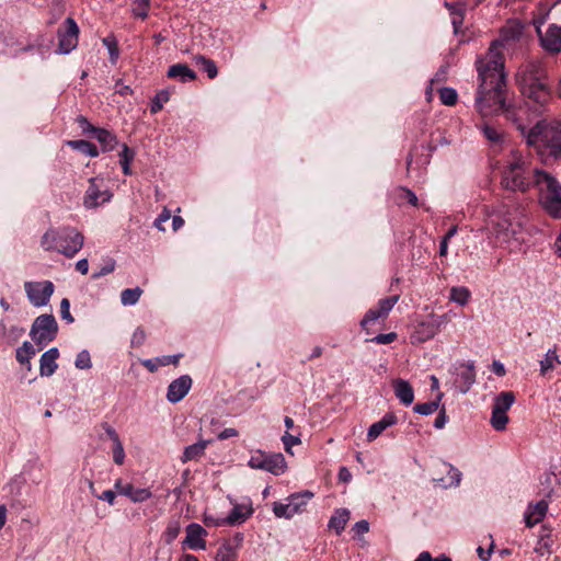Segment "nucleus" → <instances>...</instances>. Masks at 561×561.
Wrapping results in <instances>:
<instances>
[{
	"instance_id": "obj_1",
	"label": "nucleus",
	"mask_w": 561,
	"mask_h": 561,
	"mask_svg": "<svg viewBox=\"0 0 561 561\" xmlns=\"http://www.w3.org/2000/svg\"><path fill=\"white\" fill-rule=\"evenodd\" d=\"M501 41H494L488 51L478 58L476 66L479 87L476 106L482 116L503 114L511 122H518L517 106L505 101L506 73Z\"/></svg>"
},
{
	"instance_id": "obj_2",
	"label": "nucleus",
	"mask_w": 561,
	"mask_h": 561,
	"mask_svg": "<svg viewBox=\"0 0 561 561\" xmlns=\"http://www.w3.org/2000/svg\"><path fill=\"white\" fill-rule=\"evenodd\" d=\"M522 112L524 108L517 106L518 122L513 123L526 139V144L533 147L545 162L550 158H561V122L541 119L534 127L527 129L520 118Z\"/></svg>"
},
{
	"instance_id": "obj_3",
	"label": "nucleus",
	"mask_w": 561,
	"mask_h": 561,
	"mask_svg": "<svg viewBox=\"0 0 561 561\" xmlns=\"http://www.w3.org/2000/svg\"><path fill=\"white\" fill-rule=\"evenodd\" d=\"M516 84L525 99L539 108L545 107L551 100V87L548 73L539 60L523 62L515 75Z\"/></svg>"
},
{
	"instance_id": "obj_4",
	"label": "nucleus",
	"mask_w": 561,
	"mask_h": 561,
	"mask_svg": "<svg viewBox=\"0 0 561 561\" xmlns=\"http://www.w3.org/2000/svg\"><path fill=\"white\" fill-rule=\"evenodd\" d=\"M538 173L547 172L533 169L520 156H514L503 170L501 184L507 191L525 193L531 186L536 187Z\"/></svg>"
},
{
	"instance_id": "obj_5",
	"label": "nucleus",
	"mask_w": 561,
	"mask_h": 561,
	"mask_svg": "<svg viewBox=\"0 0 561 561\" xmlns=\"http://www.w3.org/2000/svg\"><path fill=\"white\" fill-rule=\"evenodd\" d=\"M83 236L75 228H62L60 230H47L41 240L46 251H57L68 257L75 256L83 245Z\"/></svg>"
},
{
	"instance_id": "obj_6",
	"label": "nucleus",
	"mask_w": 561,
	"mask_h": 561,
	"mask_svg": "<svg viewBox=\"0 0 561 561\" xmlns=\"http://www.w3.org/2000/svg\"><path fill=\"white\" fill-rule=\"evenodd\" d=\"M536 187L542 208L553 218L561 219V185L550 173H538Z\"/></svg>"
},
{
	"instance_id": "obj_7",
	"label": "nucleus",
	"mask_w": 561,
	"mask_h": 561,
	"mask_svg": "<svg viewBox=\"0 0 561 561\" xmlns=\"http://www.w3.org/2000/svg\"><path fill=\"white\" fill-rule=\"evenodd\" d=\"M488 226L500 243H507L522 228L520 221L506 205H501L489 215Z\"/></svg>"
},
{
	"instance_id": "obj_8",
	"label": "nucleus",
	"mask_w": 561,
	"mask_h": 561,
	"mask_svg": "<svg viewBox=\"0 0 561 561\" xmlns=\"http://www.w3.org/2000/svg\"><path fill=\"white\" fill-rule=\"evenodd\" d=\"M248 465L252 469L265 470L274 476L283 474L287 468L282 454H266L261 450L250 457Z\"/></svg>"
},
{
	"instance_id": "obj_9",
	"label": "nucleus",
	"mask_w": 561,
	"mask_h": 561,
	"mask_svg": "<svg viewBox=\"0 0 561 561\" xmlns=\"http://www.w3.org/2000/svg\"><path fill=\"white\" fill-rule=\"evenodd\" d=\"M58 331V324L53 314L38 316L31 328L30 335L36 344H47L51 342Z\"/></svg>"
},
{
	"instance_id": "obj_10",
	"label": "nucleus",
	"mask_w": 561,
	"mask_h": 561,
	"mask_svg": "<svg viewBox=\"0 0 561 561\" xmlns=\"http://www.w3.org/2000/svg\"><path fill=\"white\" fill-rule=\"evenodd\" d=\"M399 300V295L389 296L382 298L378 301L377 307L370 308L360 320V328L366 332V334L371 333L370 325L378 320H385L391 309Z\"/></svg>"
},
{
	"instance_id": "obj_11",
	"label": "nucleus",
	"mask_w": 561,
	"mask_h": 561,
	"mask_svg": "<svg viewBox=\"0 0 561 561\" xmlns=\"http://www.w3.org/2000/svg\"><path fill=\"white\" fill-rule=\"evenodd\" d=\"M112 196V193L105 187L103 179L91 178L83 204L87 208H95L108 202Z\"/></svg>"
},
{
	"instance_id": "obj_12",
	"label": "nucleus",
	"mask_w": 561,
	"mask_h": 561,
	"mask_svg": "<svg viewBox=\"0 0 561 561\" xmlns=\"http://www.w3.org/2000/svg\"><path fill=\"white\" fill-rule=\"evenodd\" d=\"M24 289L32 305L42 307L49 301L54 293V284L50 280L26 282Z\"/></svg>"
},
{
	"instance_id": "obj_13",
	"label": "nucleus",
	"mask_w": 561,
	"mask_h": 561,
	"mask_svg": "<svg viewBox=\"0 0 561 561\" xmlns=\"http://www.w3.org/2000/svg\"><path fill=\"white\" fill-rule=\"evenodd\" d=\"M79 26L72 18H67L64 27L58 30V53L69 54L78 45Z\"/></svg>"
},
{
	"instance_id": "obj_14",
	"label": "nucleus",
	"mask_w": 561,
	"mask_h": 561,
	"mask_svg": "<svg viewBox=\"0 0 561 561\" xmlns=\"http://www.w3.org/2000/svg\"><path fill=\"white\" fill-rule=\"evenodd\" d=\"M537 34L545 50L551 54H558L561 51V26L553 23L549 25L546 33H542L538 25Z\"/></svg>"
},
{
	"instance_id": "obj_15",
	"label": "nucleus",
	"mask_w": 561,
	"mask_h": 561,
	"mask_svg": "<svg viewBox=\"0 0 561 561\" xmlns=\"http://www.w3.org/2000/svg\"><path fill=\"white\" fill-rule=\"evenodd\" d=\"M192 387V378L183 375L174 379L168 387L167 399L171 403L180 402L190 391Z\"/></svg>"
},
{
	"instance_id": "obj_16",
	"label": "nucleus",
	"mask_w": 561,
	"mask_h": 561,
	"mask_svg": "<svg viewBox=\"0 0 561 561\" xmlns=\"http://www.w3.org/2000/svg\"><path fill=\"white\" fill-rule=\"evenodd\" d=\"M206 535L207 531L199 524L192 523L186 527L184 545L193 550H205L206 541L204 537Z\"/></svg>"
},
{
	"instance_id": "obj_17",
	"label": "nucleus",
	"mask_w": 561,
	"mask_h": 561,
	"mask_svg": "<svg viewBox=\"0 0 561 561\" xmlns=\"http://www.w3.org/2000/svg\"><path fill=\"white\" fill-rule=\"evenodd\" d=\"M114 486L118 494L129 497L134 503L145 502L152 496L149 489H136L130 483L124 484L121 479L116 480Z\"/></svg>"
},
{
	"instance_id": "obj_18",
	"label": "nucleus",
	"mask_w": 561,
	"mask_h": 561,
	"mask_svg": "<svg viewBox=\"0 0 561 561\" xmlns=\"http://www.w3.org/2000/svg\"><path fill=\"white\" fill-rule=\"evenodd\" d=\"M59 356V351L56 347H51L41 356L39 360V371L41 376H51L57 369V358Z\"/></svg>"
},
{
	"instance_id": "obj_19",
	"label": "nucleus",
	"mask_w": 561,
	"mask_h": 561,
	"mask_svg": "<svg viewBox=\"0 0 561 561\" xmlns=\"http://www.w3.org/2000/svg\"><path fill=\"white\" fill-rule=\"evenodd\" d=\"M398 422L397 416L393 413H387L383 417L371 424L367 432V440L373 442L379 437L388 427L394 425Z\"/></svg>"
},
{
	"instance_id": "obj_20",
	"label": "nucleus",
	"mask_w": 561,
	"mask_h": 561,
	"mask_svg": "<svg viewBox=\"0 0 561 561\" xmlns=\"http://www.w3.org/2000/svg\"><path fill=\"white\" fill-rule=\"evenodd\" d=\"M548 510V503L543 500L537 502L535 505H529L525 514V523L527 527H533L545 517Z\"/></svg>"
},
{
	"instance_id": "obj_21",
	"label": "nucleus",
	"mask_w": 561,
	"mask_h": 561,
	"mask_svg": "<svg viewBox=\"0 0 561 561\" xmlns=\"http://www.w3.org/2000/svg\"><path fill=\"white\" fill-rule=\"evenodd\" d=\"M396 397L404 404L410 405L414 400V391L411 385L403 379L393 380Z\"/></svg>"
},
{
	"instance_id": "obj_22",
	"label": "nucleus",
	"mask_w": 561,
	"mask_h": 561,
	"mask_svg": "<svg viewBox=\"0 0 561 561\" xmlns=\"http://www.w3.org/2000/svg\"><path fill=\"white\" fill-rule=\"evenodd\" d=\"M209 444V440H199L195 444H192L187 447H185L184 451H183V455L181 457V461L183 463L185 462H188V461H197L199 460L204 454H205V449L206 447L208 446Z\"/></svg>"
},
{
	"instance_id": "obj_23",
	"label": "nucleus",
	"mask_w": 561,
	"mask_h": 561,
	"mask_svg": "<svg viewBox=\"0 0 561 561\" xmlns=\"http://www.w3.org/2000/svg\"><path fill=\"white\" fill-rule=\"evenodd\" d=\"M169 78H179L182 82L193 81L196 73L185 64L172 65L168 70Z\"/></svg>"
},
{
	"instance_id": "obj_24",
	"label": "nucleus",
	"mask_w": 561,
	"mask_h": 561,
	"mask_svg": "<svg viewBox=\"0 0 561 561\" xmlns=\"http://www.w3.org/2000/svg\"><path fill=\"white\" fill-rule=\"evenodd\" d=\"M350 519V512L346 508H340L331 516L328 527L340 535Z\"/></svg>"
},
{
	"instance_id": "obj_25",
	"label": "nucleus",
	"mask_w": 561,
	"mask_h": 561,
	"mask_svg": "<svg viewBox=\"0 0 561 561\" xmlns=\"http://www.w3.org/2000/svg\"><path fill=\"white\" fill-rule=\"evenodd\" d=\"M94 137L101 144L103 151H112L118 146L117 137L107 129L99 128Z\"/></svg>"
},
{
	"instance_id": "obj_26",
	"label": "nucleus",
	"mask_w": 561,
	"mask_h": 561,
	"mask_svg": "<svg viewBox=\"0 0 561 561\" xmlns=\"http://www.w3.org/2000/svg\"><path fill=\"white\" fill-rule=\"evenodd\" d=\"M313 496V494L309 491H305L301 493H295L287 497L289 502L291 513L294 515L301 513L307 505L308 501Z\"/></svg>"
},
{
	"instance_id": "obj_27",
	"label": "nucleus",
	"mask_w": 561,
	"mask_h": 561,
	"mask_svg": "<svg viewBox=\"0 0 561 561\" xmlns=\"http://www.w3.org/2000/svg\"><path fill=\"white\" fill-rule=\"evenodd\" d=\"M515 402V394L513 391H503L494 398L493 409L499 412H504L507 414V411Z\"/></svg>"
},
{
	"instance_id": "obj_28",
	"label": "nucleus",
	"mask_w": 561,
	"mask_h": 561,
	"mask_svg": "<svg viewBox=\"0 0 561 561\" xmlns=\"http://www.w3.org/2000/svg\"><path fill=\"white\" fill-rule=\"evenodd\" d=\"M458 377L461 380L460 391L462 393H466L476 381V373H474L473 364L466 365L465 369L459 373Z\"/></svg>"
},
{
	"instance_id": "obj_29",
	"label": "nucleus",
	"mask_w": 561,
	"mask_h": 561,
	"mask_svg": "<svg viewBox=\"0 0 561 561\" xmlns=\"http://www.w3.org/2000/svg\"><path fill=\"white\" fill-rule=\"evenodd\" d=\"M67 146L92 158L99 156L96 146L88 140H68Z\"/></svg>"
},
{
	"instance_id": "obj_30",
	"label": "nucleus",
	"mask_w": 561,
	"mask_h": 561,
	"mask_svg": "<svg viewBox=\"0 0 561 561\" xmlns=\"http://www.w3.org/2000/svg\"><path fill=\"white\" fill-rule=\"evenodd\" d=\"M122 150L119 151V163L122 165L123 173L125 175L131 174L130 163L135 158V152L130 149L126 144L121 146Z\"/></svg>"
},
{
	"instance_id": "obj_31",
	"label": "nucleus",
	"mask_w": 561,
	"mask_h": 561,
	"mask_svg": "<svg viewBox=\"0 0 561 561\" xmlns=\"http://www.w3.org/2000/svg\"><path fill=\"white\" fill-rule=\"evenodd\" d=\"M439 329V323L436 321L422 322L416 329V333L420 335L421 341L432 339Z\"/></svg>"
},
{
	"instance_id": "obj_32",
	"label": "nucleus",
	"mask_w": 561,
	"mask_h": 561,
	"mask_svg": "<svg viewBox=\"0 0 561 561\" xmlns=\"http://www.w3.org/2000/svg\"><path fill=\"white\" fill-rule=\"evenodd\" d=\"M194 60L197 65L202 66V69L207 73L209 79H214L217 77L218 68L214 60H211L203 55L195 56Z\"/></svg>"
},
{
	"instance_id": "obj_33",
	"label": "nucleus",
	"mask_w": 561,
	"mask_h": 561,
	"mask_svg": "<svg viewBox=\"0 0 561 561\" xmlns=\"http://www.w3.org/2000/svg\"><path fill=\"white\" fill-rule=\"evenodd\" d=\"M251 511L243 512V508L240 505H236L231 512L228 514L226 518L227 525H238L242 524L250 516Z\"/></svg>"
},
{
	"instance_id": "obj_34",
	"label": "nucleus",
	"mask_w": 561,
	"mask_h": 561,
	"mask_svg": "<svg viewBox=\"0 0 561 561\" xmlns=\"http://www.w3.org/2000/svg\"><path fill=\"white\" fill-rule=\"evenodd\" d=\"M142 295V289L139 287L127 288L121 293V302L124 306H133L138 302Z\"/></svg>"
},
{
	"instance_id": "obj_35",
	"label": "nucleus",
	"mask_w": 561,
	"mask_h": 561,
	"mask_svg": "<svg viewBox=\"0 0 561 561\" xmlns=\"http://www.w3.org/2000/svg\"><path fill=\"white\" fill-rule=\"evenodd\" d=\"M442 397H443V393H439L437 396V400L415 404L413 408L414 412L419 413L421 415H430V414L434 413L435 411H437V409L439 407V401H440Z\"/></svg>"
},
{
	"instance_id": "obj_36",
	"label": "nucleus",
	"mask_w": 561,
	"mask_h": 561,
	"mask_svg": "<svg viewBox=\"0 0 561 561\" xmlns=\"http://www.w3.org/2000/svg\"><path fill=\"white\" fill-rule=\"evenodd\" d=\"M556 364H560L556 350H549L546 356L540 360V374L546 375L549 370L554 368Z\"/></svg>"
},
{
	"instance_id": "obj_37",
	"label": "nucleus",
	"mask_w": 561,
	"mask_h": 561,
	"mask_svg": "<svg viewBox=\"0 0 561 561\" xmlns=\"http://www.w3.org/2000/svg\"><path fill=\"white\" fill-rule=\"evenodd\" d=\"M35 355V350L30 342H24L21 347L16 350V360L24 365L30 364V359Z\"/></svg>"
},
{
	"instance_id": "obj_38",
	"label": "nucleus",
	"mask_w": 561,
	"mask_h": 561,
	"mask_svg": "<svg viewBox=\"0 0 561 561\" xmlns=\"http://www.w3.org/2000/svg\"><path fill=\"white\" fill-rule=\"evenodd\" d=\"M470 298V291L467 287H453L450 289V300L460 305L465 306L468 304Z\"/></svg>"
},
{
	"instance_id": "obj_39",
	"label": "nucleus",
	"mask_w": 561,
	"mask_h": 561,
	"mask_svg": "<svg viewBox=\"0 0 561 561\" xmlns=\"http://www.w3.org/2000/svg\"><path fill=\"white\" fill-rule=\"evenodd\" d=\"M490 423L495 431H504L508 423V416L504 412H499L492 408Z\"/></svg>"
},
{
	"instance_id": "obj_40",
	"label": "nucleus",
	"mask_w": 561,
	"mask_h": 561,
	"mask_svg": "<svg viewBox=\"0 0 561 561\" xmlns=\"http://www.w3.org/2000/svg\"><path fill=\"white\" fill-rule=\"evenodd\" d=\"M237 551L230 545H222L219 547L215 561H237Z\"/></svg>"
},
{
	"instance_id": "obj_41",
	"label": "nucleus",
	"mask_w": 561,
	"mask_h": 561,
	"mask_svg": "<svg viewBox=\"0 0 561 561\" xmlns=\"http://www.w3.org/2000/svg\"><path fill=\"white\" fill-rule=\"evenodd\" d=\"M150 0H134L133 15L145 20L148 16Z\"/></svg>"
},
{
	"instance_id": "obj_42",
	"label": "nucleus",
	"mask_w": 561,
	"mask_h": 561,
	"mask_svg": "<svg viewBox=\"0 0 561 561\" xmlns=\"http://www.w3.org/2000/svg\"><path fill=\"white\" fill-rule=\"evenodd\" d=\"M484 137L492 144H500L503 140V134L497 128L484 124L481 127Z\"/></svg>"
},
{
	"instance_id": "obj_43",
	"label": "nucleus",
	"mask_w": 561,
	"mask_h": 561,
	"mask_svg": "<svg viewBox=\"0 0 561 561\" xmlns=\"http://www.w3.org/2000/svg\"><path fill=\"white\" fill-rule=\"evenodd\" d=\"M169 100H170V93L168 91L162 90V91L158 92L150 105V112L152 114L160 112L163 107V104L167 103Z\"/></svg>"
},
{
	"instance_id": "obj_44",
	"label": "nucleus",
	"mask_w": 561,
	"mask_h": 561,
	"mask_svg": "<svg viewBox=\"0 0 561 561\" xmlns=\"http://www.w3.org/2000/svg\"><path fill=\"white\" fill-rule=\"evenodd\" d=\"M439 99L443 104L451 106L456 104L458 95L455 89L445 87L439 90Z\"/></svg>"
},
{
	"instance_id": "obj_45",
	"label": "nucleus",
	"mask_w": 561,
	"mask_h": 561,
	"mask_svg": "<svg viewBox=\"0 0 561 561\" xmlns=\"http://www.w3.org/2000/svg\"><path fill=\"white\" fill-rule=\"evenodd\" d=\"M273 512L277 517L290 518L294 516L288 501L287 503H274Z\"/></svg>"
},
{
	"instance_id": "obj_46",
	"label": "nucleus",
	"mask_w": 561,
	"mask_h": 561,
	"mask_svg": "<svg viewBox=\"0 0 561 561\" xmlns=\"http://www.w3.org/2000/svg\"><path fill=\"white\" fill-rule=\"evenodd\" d=\"M398 337L396 332L390 333H381L371 339H367L366 342L375 343V344H390L394 342Z\"/></svg>"
},
{
	"instance_id": "obj_47",
	"label": "nucleus",
	"mask_w": 561,
	"mask_h": 561,
	"mask_svg": "<svg viewBox=\"0 0 561 561\" xmlns=\"http://www.w3.org/2000/svg\"><path fill=\"white\" fill-rule=\"evenodd\" d=\"M522 34V26L519 24L507 25L503 27L502 35L505 39H516Z\"/></svg>"
},
{
	"instance_id": "obj_48",
	"label": "nucleus",
	"mask_w": 561,
	"mask_h": 561,
	"mask_svg": "<svg viewBox=\"0 0 561 561\" xmlns=\"http://www.w3.org/2000/svg\"><path fill=\"white\" fill-rule=\"evenodd\" d=\"M102 42L108 49L112 62H115L118 58V46L116 39L114 37L108 36L103 38Z\"/></svg>"
},
{
	"instance_id": "obj_49",
	"label": "nucleus",
	"mask_w": 561,
	"mask_h": 561,
	"mask_svg": "<svg viewBox=\"0 0 561 561\" xmlns=\"http://www.w3.org/2000/svg\"><path fill=\"white\" fill-rule=\"evenodd\" d=\"M75 365L79 369H88L91 367V357L88 351H81L76 358Z\"/></svg>"
},
{
	"instance_id": "obj_50",
	"label": "nucleus",
	"mask_w": 561,
	"mask_h": 561,
	"mask_svg": "<svg viewBox=\"0 0 561 561\" xmlns=\"http://www.w3.org/2000/svg\"><path fill=\"white\" fill-rule=\"evenodd\" d=\"M282 442L287 453H291L290 450L293 446L301 444L300 437L293 435L289 432H285V434L282 437Z\"/></svg>"
},
{
	"instance_id": "obj_51",
	"label": "nucleus",
	"mask_w": 561,
	"mask_h": 561,
	"mask_svg": "<svg viewBox=\"0 0 561 561\" xmlns=\"http://www.w3.org/2000/svg\"><path fill=\"white\" fill-rule=\"evenodd\" d=\"M114 270H115V261L113 259H108L99 271L93 272L92 278L98 279L104 275L112 273Z\"/></svg>"
},
{
	"instance_id": "obj_52",
	"label": "nucleus",
	"mask_w": 561,
	"mask_h": 561,
	"mask_svg": "<svg viewBox=\"0 0 561 561\" xmlns=\"http://www.w3.org/2000/svg\"><path fill=\"white\" fill-rule=\"evenodd\" d=\"M180 530H181V527H180V524L179 522H172L168 525L167 529H165V540L168 542H171L173 541L180 534Z\"/></svg>"
},
{
	"instance_id": "obj_53",
	"label": "nucleus",
	"mask_w": 561,
	"mask_h": 561,
	"mask_svg": "<svg viewBox=\"0 0 561 561\" xmlns=\"http://www.w3.org/2000/svg\"><path fill=\"white\" fill-rule=\"evenodd\" d=\"M113 460L116 465H123L125 460V451L122 442L113 444Z\"/></svg>"
},
{
	"instance_id": "obj_54",
	"label": "nucleus",
	"mask_w": 561,
	"mask_h": 561,
	"mask_svg": "<svg viewBox=\"0 0 561 561\" xmlns=\"http://www.w3.org/2000/svg\"><path fill=\"white\" fill-rule=\"evenodd\" d=\"M76 122L78 123L79 127L82 129V133L84 134H95V130H98V127H94L85 116L79 115L76 118Z\"/></svg>"
},
{
	"instance_id": "obj_55",
	"label": "nucleus",
	"mask_w": 561,
	"mask_h": 561,
	"mask_svg": "<svg viewBox=\"0 0 561 561\" xmlns=\"http://www.w3.org/2000/svg\"><path fill=\"white\" fill-rule=\"evenodd\" d=\"M171 218V211L164 207V209L161 211V214L157 217L154 220V227L160 230L164 231L163 224L167 222Z\"/></svg>"
},
{
	"instance_id": "obj_56",
	"label": "nucleus",
	"mask_w": 561,
	"mask_h": 561,
	"mask_svg": "<svg viewBox=\"0 0 561 561\" xmlns=\"http://www.w3.org/2000/svg\"><path fill=\"white\" fill-rule=\"evenodd\" d=\"M60 313L64 320H67L70 323L73 322V318L70 313V302L67 298H64L60 301Z\"/></svg>"
},
{
	"instance_id": "obj_57",
	"label": "nucleus",
	"mask_w": 561,
	"mask_h": 561,
	"mask_svg": "<svg viewBox=\"0 0 561 561\" xmlns=\"http://www.w3.org/2000/svg\"><path fill=\"white\" fill-rule=\"evenodd\" d=\"M463 16L460 10H453L451 11V22L454 25V30L456 33L459 32L461 25H462Z\"/></svg>"
},
{
	"instance_id": "obj_58",
	"label": "nucleus",
	"mask_w": 561,
	"mask_h": 561,
	"mask_svg": "<svg viewBox=\"0 0 561 561\" xmlns=\"http://www.w3.org/2000/svg\"><path fill=\"white\" fill-rule=\"evenodd\" d=\"M204 523L208 527H210V526L219 527V526L227 525V522H226L225 517L219 518V517H214V516H210V515H205Z\"/></svg>"
},
{
	"instance_id": "obj_59",
	"label": "nucleus",
	"mask_w": 561,
	"mask_h": 561,
	"mask_svg": "<svg viewBox=\"0 0 561 561\" xmlns=\"http://www.w3.org/2000/svg\"><path fill=\"white\" fill-rule=\"evenodd\" d=\"M368 530H369V523L365 519L355 523V525L353 526V531L357 536H362V535L368 533Z\"/></svg>"
},
{
	"instance_id": "obj_60",
	"label": "nucleus",
	"mask_w": 561,
	"mask_h": 561,
	"mask_svg": "<svg viewBox=\"0 0 561 561\" xmlns=\"http://www.w3.org/2000/svg\"><path fill=\"white\" fill-rule=\"evenodd\" d=\"M181 355H167L158 358V362L161 366H167L170 364L176 365L179 363V358Z\"/></svg>"
},
{
	"instance_id": "obj_61",
	"label": "nucleus",
	"mask_w": 561,
	"mask_h": 561,
	"mask_svg": "<svg viewBox=\"0 0 561 561\" xmlns=\"http://www.w3.org/2000/svg\"><path fill=\"white\" fill-rule=\"evenodd\" d=\"M98 497L102 501L107 502L110 505H113L115 502L116 494L112 490H106L101 495H98Z\"/></svg>"
},
{
	"instance_id": "obj_62",
	"label": "nucleus",
	"mask_w": 561,
	"mask_h": 561,
	"mask_svg": "<svg viewBox=\"0 0 561 561\" xmlns=\"http://www.w3.org/2000/svg\"><path fill=\"white\" fill-rule=\"evenodd\" d=\"M447 422V416L445 413V409H442L435 419L434 426L438 430L443 428Z\"/></svg>"
},
{
	"instance_id": "obj_63",
	"label": "nucleus",
	"mask_w": 561,
	"mask_h": 561,
	"mask_svg": "<svg viewBox=\"0 0 561 561\" xmlns=\"http://www.w3.org/2000/svg\"><path fill=\"white\" fill-rule=\"evenodd\" d=\"M402 192L404 194V198L412 205V206H417V196L415 195L414 192H412L411 190L409 188H402Z\"/></svg>"
},
{
	"instance_id": "obj_64",
	"label": "nucleus",
	"mask_w": 561,
	"mask_h": 561,
	"mask_svg": "<svg viewBox=\"0 0 561 561\" xmlns=\"http://www.w3.org/2000/svg\"><path fill=\"white\" fill-rule=\"evenodd\" d=\"M103 427H104L105 433L107 434V436L113 442V444H116V442H121L118 434L116 433V431L112 426H110L108 424H104Z\"/></svg>"
}]
</instances>
